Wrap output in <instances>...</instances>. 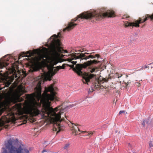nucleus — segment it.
I'll use <instances>...</instances> for the list:
<instances>
[{
  "label": "nucleus",
  "instance_id": "nucleus-1",
  "mask_svg": "<svg viewBox=\"0 0 153 153\" xmlns=\"http://www.w3.org/2000/svg\"><path fill=\"white\" fill-rule=\"evenodd\" d=\"M35 93L27 94V99L31 101L30 104L24 107V111L26 115L23 117L24 122L33 121V117L41 115L43 119H49L53 124L54 131L60 130L61 127L60 123L64 120V117H61V115H64L67 119L65 114V109H61L62 105L53 108L51 106V102L55 99L56 93L54 91L53 85L52 84L48 88H45L43 93L41 94V88L40 85L35 88Z\"/></svg>",
  "mask_w": 153,
  "mask_h": 153
},
{
  "label": "nucleus",
  "instance_id": "nucleus-2",
  "mask_svg": "<svg viewBox=\"0 0 153 153\" xmlns=\"http://www.w3.org/2000/svg\"><path fill=\"white\" fill-rule=\"evenodd\" d=\"M115 16L113 11L108 10L106 11L103 8H101L99 11H94L84 12L78 15L76 18L72 19L71 22L68 24V26L63 29V31L70 30L77 25V23H74L73 22L77 21L80 22L82 21V19L91 20L94 19L96 20H98L106 17H114Z\"/></svg>",
  "mask_w": 153,
  "mask_h": 153
},
{
  "label": "nucleus",
  "instance_id": "nucleus-3",
  "mask_svg": "<svg viewBox=\"0 0 153 153\" xmlns=\"http://www.w3.org/2000/svg\"><path fill=\"white\" fill-rule=\"evenodd\" d=\"M92 53H72L70 55V57L67 59V60L69 62H70L72 63L73 65H68L71 67V68L73 69V70L76 72L79 75H82L83 82L84 83H87L88 82H90V80L93 78L96 77V75L94 74H90L86 73L85 72H83L81 71L82 73L79 74L78 72V70L76 69V65H76V68H74V65L76 64L77 63V61L73 60H76L77 59H80V61L82 60L85 59L87 60L88 59L90 58L94 59L96 57L98 59L100 57V55L98 54H96L95 56L90 54Z\"/></svg>",
  "mask_w": 153,
  "mask_h": 153
},
{
  "label": "nucleus",
  "instance_id": "nucleus-4",
  "mask_svg": "<svg viewBox=\"0 0 153 153\" xmlns=\"http://www.w3.org/2000/svg\"><path fill=\"white\" fill-rule=\"evenodd\" d=\"M18 143L17 139H9L7 143H5L6 148H3V151L1 153H29V151L26 148H24L22 145H20L16 148L13 144Z\"/></svg>",
  "mask_w": 153,
  "mask_h": 153
},
{
  "label": "nucleus",
  "instance_id": "nucleus-5",
  "mask_svg": "<svg viewBox=\"0 0 153 153\" xmlns=\"http://www.w3.org/2000/svg\"><path fill=\"white\" fill-rule=\"evenodd\" d=\"M61 37L60 32L57 35H54L50 37V38H53V39L52 41L51 47L52 51L54 54H58V53H68V51L67 50H64L60 46L61 43L59 39H55L56 38H60Z\"/></svg>",
  "mask_w": 153,
  "mask_h": 153
},
{
  "label": "nucleus",
  "instance_id": "nucleus-6",
  "mask_svg": "<svg viewBox=\"0 0 153 153\" xmlns=\"http://www.w3.org/2000/svg\"><path fill=\"white\" fill-rule=\"evenodd\" d=\"M149 19H150L151 21L153 20V14L151 15L148 14H146L142 18L139 17L138 19L136 21L134 22H126L124 24L125 26L126 27L128 26H134L136 27H140V24L145 22Z\"/></svg>",
  "mask_w": 153,
  "mask_h": 153
},
{
  "label": "nucleus",
  "instance_id": "nucleus-7",
  "mask_svg": "<svg viewBox=\"0 0 153 153\" xmlns=\"http://www.w3.org/2000/svg\"><path fill=\"white\" fill-rule=\"evenodd\" d=\"M100 62V61L97 60H90L84 62L83 64H77L76 65V69L78 70V73L80 74L82 73L81 70H82L83 69H85L92 64H96Z\"/></svg>",
  "mask_w": 153,
  "mask_h": 153
},
{
  "label": "nucleus",
  "instance_id": "nucleus-8",
  "mask_svg": "<svg viewBox=\"0 0 153 153\" xmlns=\"http://www.w3.org/2000/svg\"><path fill=\"white\" fill-rule=\"evenodd\" d=\"M10 65L11 66L6 68L7 71L6 73V74L8 75L10 74H12L14 75L16 74V71L14 67V66L12 64H11Z\"/></svg>",
  "mask_w": 153,
  "mask_h": 153
},
{
  "label": "nucleus",
  "instance_id": "nucleus-9",
  "mask_svg": "<svg viewBox=\"0 0 153 153\" xmlns=\"http://www.w3.org/2000/svg\"><path fill=\"white\" fill-rule=\"evenodd\" d=\"M57 71H55V69L53 72H52L51 73H48L45 74V78L46 80L51 81V80L53 76L56 73Z\"/></svg>",
  "mask_w": 153,
  "mask_h": 153
},
{
  "label": "nucleus",
  "instance_id": "nucleus-10",
  "mask_svg": "<svg viewBox=\"0 0 153 153\" xmlns=\"http://www.w3.org/2000/svg\"><path fill=\"white\" fill-rule=\"evenodd\" d=\"M72 125H74V126H72L71 127V130L72 131L73 134H75V135H76L78 134V132L77 131V130L79 131H80L78 127H77L78 126V124H74L72 123Z\"/></svg>",
  "mask_w": 153,
  "mask_h": 153
},
{
  "label": "nucleus",
  "instance_id": "nucleus-11",
  "mask_svg": "<svg viewBox=\"0 0 153 153\" xmlns=\"http://www.w3.org/2000/svg\"><path fill=\"white\" fill-rule=\"evenodd\" d=\"M8 60L6 61L4 60L2 61H0V68H2L4 67H6L9 64L8 62Z\"/></svg>",
  "mask_w": 153,
  "mask_h": 153
},
{
  "label": "nucleus",
  "instance_id": "nucleus-12",
  "mask_svg": "<svg viewBox=\"0 0 153 153\" xmlns=\"http://www.w3.org/2000/svg\"><path fill=\"white\" fill-rule=\"evenodd\" d=\"M83 69L86 70L87 71L90 72L91 73L97 72L98 71V68L97 67L94 68H91L90 67L88 66L85 69Z\"/></svg>",
  "mask_w": 153,
  "mask_h": 153
},
{
  "label": "nucleus",
  "instance_id": "nucleus-13",
  "mask_svg": "<svg viewBox=\"0 0 153 153\" xmlns=\"http://www.w3.org/2000/svg\"><path fill=\"white\" fill-rule=\"evenodd\" d=\"M95 82L93 83L94 87L96 88H99L100 84V83L99 81L96 78H94Z\"/></svg>",
  "mask_w": 153,
  "mask_h": 153
},
{
  "label": "nucleus",
  "instance_id": "nucleus-14",
  "mask_svg": "<svg viewBox=\"0 0 153 153\" xmlns=\"http://www.w3.org/2000/svg\"><path fill=\"white\" fill-rule=\"evenodd\" d=\"M13 107L15 110L18 111H19L22 109V105L21 103L16 104Z\"/></svg>",
  "mask_w": 153,
  "mask_h": 153
},
{
  "label": "nucleus",
  "instance_id": "nucleus-15",
  "mask_svg": "<svg viewBox=\"0 0 153 153\" xmlns=\"http://www.w3.org/2000/svg\"><path fill=\"white\" fill-rule=\"evenodd\" d=\"M123 82L126 85L125 86L126 87H129L131 83V82L130 79L128 80L127 79V80L124 81Z\"/></svg>",
  "mask_w": 153,
  "mask_h": 153
},
{
  "label": "nucleus",
  "instance_id": "nucleus-16",
  "mask_svg": "<svg viewBox=\"0 0 153 153\" xmlns=\"http://www.w3.org/2000/svg\"><path fill=\"white\" fill-rule=\"evenodd\" d=\"M66 65V64H63L62 66H58L56 67V68L55 69V71H58L60 69H64L66 67V66L65 65Z\"/></svg>",
  "mask_w": 153,
  "mask_h": 153
},
{
  "label": "nucleus",
  "instance_id": "nucleus-17",
  "mask_svg": "<svg viewBox=\"0 0 153 153\" xmlns=\"http://www.w3.org/2000/svg\"><path fill=\"white\" fill-rule=\"evenodd\" d=\"M151 64H152V63H151V64H148L147 65H145V68H144V69H146L147 68H148V69H151L153 68L152 67L150 66V65H151ZM143 69H144L143 67L141 68V69L140 70H142Z\"/></svg>",
  "mask_w": 153,
  "mask_h": 153
},
{
  "label": "nucleus",
  "instance_id": "nucleus-18",
  "mask_svg": "<svg viewBox=\"0 0 153 153\" xmlns=\"http://www.w3.org/2000/svg\"><path fill=\"white\" fill-rule=\"evenodd\" d=\"M136 81H138L139 82H136L135 83V84L137 86L139 87L141 86V83L140 82L142 81V79H140V80H136Z\"/></svg>",
  "mask_w": 153,
  "mask_h": 153
},
{
  "label": "nucleus",
  "instance_id": "nucleus-19",
  "mask_svg": "<svg viewBox=\"0 0 153 153\" xmlns=\"http://www.w3.org/2000/svg\"><path fill=\"white\" fill-rule=\"evenodd\" d=\"M58 63V62L57 60L53 59L52 60V61L51 62V64H52V65L53 66L55 65H56Z\"/></svg>",
  "mask_w": 153,
  "mask_h": 153
},
{
  "label": "nucleus",
  "instance_id": "nucleus-20",
  "mask_svg": "<svg viewBox=\"0 0 153 153\" xmlns=\"http://www.w3.org/2000/svg\"><path fill=\"white\" fill-rule=\"evenodd\" d=\"M149 120L148 119H145L144 120L143 122V123H142V125L143 126H144L145 125V123H146V124H148L149 123Z\"/></svg>",
  "mask_w": 153,
  "mask_h": 153
},
{
  "label": "nucleus",
  "instance_id": "nucleus-21",
  "mask_svg": "<svg viewBox=\"0 0 153 153\" xmlns=\"http://www.w3.org/2000/svg\"><path fill=\"white\" fill-rule=\"evenodd\" d=\"M94 131L90 132H88V134L87 135H88L89 137H90L92 136V135L94 134Z\"/></svg>",
  "mask_w": 153,
  "mask_h": 153
},
{
  "label": "nucleus",
  "instance_id": "nucleus-22",
  "mask_svg": "<svg viewBox=\"0 0 153 153\" xmlns=\"http://www.w3.org/2000/svg\"><path fill=\"white\" fill-rule=\"evenodd\" d=\"M129 17V16L127 14L124 15L123 16V17L122 19H127Z\"/></svg>",
  "mask_w": 153,
  "mask_h": 153
},
{
  "label": "nucleus",
  "instance_id": "nucleus-23",
  "mask_svg": "<svg viewBox=\"0 0 153 153\" xmlns=\"http://www.w3.org/2000/svg\"><path fill=\"white\" fill-rule=\"evenodd\" d=\"M70 146V144L69 143H66L65 145L64 148V149H66L69 147Z\"/></svg>",
  "mask_w": 153,
  "mask_h": 153
},
{
  "label": "nucleus",
  "instance_id": "nucleus-24",
  "mask_svg": "<svg viewBox=\"0 0 153 153\" xmlns=\"http://www.w3.org/2000/svg\"><path fill=\"white\" fill-rule=\"evenodd\" d=\"M149 146L150 148L153 147V145L152 144V141H150L149 142Z\"/></svg>",
  "mask_w": 153,
  "mask_h": 153
},
{
  "label": "nucleus",
  "instance_id": "nucleus-25",
  "mask_svg": "<svg viewBox=\"0 0 153 153\" xmlns=\"http://www.w3.org/2000/svg\"><path fill=\"white\" fill-rule=\"evenodd\" d=\"M122 76V74H119L118 73H117L115 74V76L117 77L118 78H119L121 77Z\"/></svg>",
  "mask_w": 153,
  "mask_h": 153
},
{
  "label": "nucleus",
  "instance_id": "nucleus-26",
  "mask_svg": "<svg viewBox=\"0 0 153 153\" xmlns=\"http://www.w3.org/2000/svg\"><path fill=\"white\" fill-rule=\"evenodd\" d=\"M49 152L48 150L45 149H44L42 150V153H44L45 152Z\"/></svg>",
  "mask_w": 153,
  "mask_h": 153
},
{
  "label": "nucleus",
  "instance_id": "nucleus-27",
  "mask_svg": "<svg viewBox=\"0 0 153 153\" xmlns=\"http://www.w3.org/2000/svg\"><path fill=\"white\" fill-rule=\"evenodd\" d=\"M125 112V111H120L119 112V114H120L122 113H123Z\"/></svg>",
  "mask_w": 153,
  "mask_h": 153
},
{
  "label": "nucleus",
  "instance_id": "nucleus-28",
  "mask_svg": "<svg viewBox=\"0 0 153 153\" xmlns=\"http://www.w3.org/2000/svg\"><path fill=\"white\" fill-rule=\"evenodd\" d=\"M103 80L104 81V82H107V81H108V79H106L104 78L103 79Z\"/></svg>",
  "mask_w": 153,
  "mask_h": 153
},
{
  "label": "nucleus",
  "instance_id": "nucleus-29",
  "mask_svg": "<svg viewBox=\"0 0 153 153\" xmlns=\"http://www.w3.org/2000/svg\"><path fill=\"white\" fill-rule=\"evenodd\" d=\"M2 75L0 73V79L1 78V76H2Z\"/></svg>",
  "mask_w": 153,
  "mask_h": 153
},
{
  "label": "nucleus",
  "instance_id": "nucleus-30",
  "mask_svg": "<svg viewBox=\"0 0 153 153\" xmlns=\"http://www.w3.org/2000/svg\"><path fill=\"white\" fill-rule=\"evenodd\" d=\"M93 91V90H92V91H90V90L88 92H89V93H90L91 92H92Z\"/></svg>",
  "mask_w": 153,
  "mask_h": 153
},
{
  "label": "nucleus",
  "instance_id": "nucleus-31",
  "mask_svg": "<svg viewBox=\"0 0 153 153\" xmlns=\"http://www.w3.org/2000/svg\"><path fill=\"white\" fill-rule=\"evenodd\" d=\"M128 75H126V79H127V78H128Z\"/></svg>",
  "mask_w": 153,
  "mask_h": 153
},
{
  "label": "nucleus",
  "instance_id": "nucleus-32",
  "mask_svg": "<svg viewBox=\"0 0 153 153\" xmlns=\"http://www.w3.org/2000/svg\"><path fill=\"white\" fill-rule=\"evenodd\" d=\"M145 25V24H144V25L143 26H142V27H143V26H144Z\"/></svg>",
  "mask_w": 153,
  "mask_h": 153
},
{
  "label": "nucleus",
  "instance_id": "nucleus-33",
  "mask_svg": "<svg viewBox=\"0 0 153 153\" xmlns=\"http://www.w3.org/2000/svg\"><path fill=\"white\" fill-rule=\"evenodd\" d=\"M82 132H83V133H85V132H85V131H82Z\"/></svg>",
  "mask_w": 153,
  "mask_h": 153
},
{
  "label": "nucleus",
  "instance_id": "nucleus-34",
  "mask_svg": "<svg viewBox=\"0 0 153 153\" xmlns=\"http://www.w3.org/2000/svg\"><path fill=\"white\" fill-rule=\"evenodd\" d=\"M38 63H39V61H38Z\"/></svg>",
  "mask_w": 153,
  "mask_h": 153
},
{
  "label": "nucleus",
  "instance_id": "nucleus-35",
  "mask_svg": "<svg viewBox=\"0 0 153 153\" xmlns=\"http://www.w3.org/2000/svg\"><path fill=\"white\" fill-rule=\"evenodd\" d=\"M80 52H82V51H80Z\"/></svg>",
  "mask_w": 153,
  "mask_h": 153
}]
</instances>
